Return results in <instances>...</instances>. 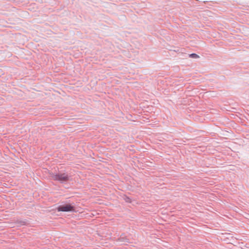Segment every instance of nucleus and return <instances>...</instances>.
<instances>
[{"mask_svg": "<svg viewBox=\"0 0 249 249\" xmlns=\"http://www.w3.org/2000/svg\"><path fill=\"white\" fill-rule=\"evenodd\" d=\"M57 211L58 212H74V207L72 206L70 204H67L59 206L57 208Z\"/></svg>", "mask_w": 249, "mask_h": 249, "instance_id": "f257e3e1", "label": "nucleus"}, {"mask_svg": "<svg viewBox=\"0 0 249 249\" xmlns=\"http://www.w3.org/2000/svg\"><path fill=\"white\" fill-rule=\"evenodd\" d=\"M52 178L54 180L61 182L66 181L69 179L68 176L65 173L58 174L57 175H53Z\"/></svg>", "mask_w": 249, "mask_h": 249, "instance_id": "f03ea898", "label": "nucleus"}, {"mask_svg": "<svg viewBox=\"0 0 249 249\" xmlns=\"http://www.w3.org/2000/svg\"><path fill=\"white\" fill-rule=\"evenodd\" d=\"M189 56L190 57L194 58H198L199 57V56L196 53H192V54H190Z\"/></svg>", "mask_w": 249, "mask_h": 249, "instance_id": "7ed1b4c3", "label": "nucleus"}, {"mask_svg": "<svg viewBox=\"0 0 249 249\" xmlns=\"http://www.w3.org/2000/svg\"><path fill=\"white\" fill-rule=\"evenodd\" d=\"M126 201L127 202H129V203L131 202V201H130V199L129 198H127V199L126 200Z\"/></svg>", "mask_w": 249, "mask_h": 249, "instance_id": "20e7f679", "label": "nucleus"}]
</instances>
